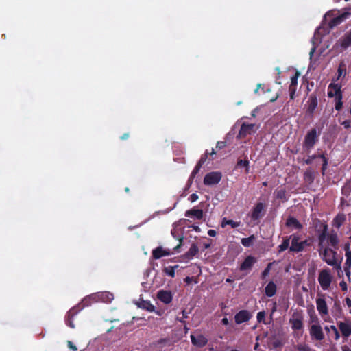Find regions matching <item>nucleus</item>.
<instances>
[{"label": "nucleus", "mask_w": 351, "mask_h": 351, "mask_svg": "<svg viewBox=\"0 0 351 351\" xmlns=\"http://www.w3.org/2000/svg\"><path fill=\"white\" fill-rule=\"evenodd\" d=\"M319 133L316 128H312L306 133L303 141L302 147L304 152L309 153L319 140Z\"/></svg>", "instance_id": "obj_1"}, {"label": "nucleus", "mask_w": 351, "mask_h": 351, "mask_svg": "<svg viewBox=\"0 0 351 351\" xmlns=\"http://www.w3.org/2000/svg\"><path fill=\"white\" fill-rule=\"evenodd\" d=\"M258 127L254 123H243L241 125L240 130L237 134V138L241 139L245 138L247 135H252L257 131Z\"/></svg>", "instance_id": "obj_2"}, {"label": "nucleus", "mask_w": 351, "mask_h": 351, "mask_svg": "<svg viewBox=\"0 0 351 351\" xmlns=\"http://www.w3.org/2000/svg\"><path fill=\"white\" fill-rule=\"evenodd\" d=\"M351 46V29L347 32L342 37H341L334 45L333 48L340 51L346 50Z\"/></svg>", "instance_id": "obj_3"}, {"label": "nucleus", "mask_w": 351, "mask_h": 351, "mask_svg": "<svg viewBox=\"0 0 351 351\" xmlns=\"http://www.w3.org/2000/svg\"><path fill=\"white\" fill-rule=\"evenodd\" d=\"M345 12H343L342 14H339L337 16L333 17L329 22H328V27L330 29L334 28L335 27L341 24L343 21H345L346 19H348L351 15V7L350 8H346Z\"/></svg>", "instance_id": "obj_4"}, {"label": "nucleus", "mask_w": 351, "mask_h": 351, "mask_svg": "<svg viewBox=\"0 0 351 351\" xmlns=\"http://www.w3.org/2000/svg\"><path fill=\"white\" fill-rule=\"evenodd\" d=\"M317 93L313 92L311 93L308 97V99L306 104V114L311 117H313L315 109L318 105V99H317Z\"/></svg>", "instance_id": "obj_5"}, {"label": "nucleus", "mask_w": 351, "mask_h": 351, "mask_svg": "<svg viewBox=\"0 0 351 351\" xmlns=\"http://www.w3.org/2000/svg\"><path fill=\"white\" fill-rule=\"evenodd\" d=\"M222 174L219 171H213L207 173L204 178V184L208 186L217 184L221 180Z\"/></svg>", "instance_id": "obj_6"}, {"label": "nucleus", "mask_w": 351, "mask_h": 351, "mask_svg": "<svg viewBox=\"0 0 351 351\" xmlns=\"http://www.w3.org/2000/svg\"><path fill=\"white\" fill-rule=\"evenodd\" d=\"M290 195L287 193L285 187L280 186L277 188L274 193V198L275 201H278V204L287 202Z\"/></svg>", "instance_id": "obj_7"}, {"label": "nucleus", "mask_w": 351, "mask_h": 351, "mask_svg": "<svg viewBox=\"0 0 351 351\" xmlns=\"http://www.w3.org/2000/svg\"><path fill=\"white\" fill-rule=\"evenodd\" d=\"M267 209V204L265 202H258L254 206L252 211V219H259L263 217L265 213H266Z\"/></svg>", "instance_id": "obj_8"}, {"label": "nucleus", "mask_w": 351, "mask_h": 351, "mask_svg": "<svg viewBox=\"0 0 351 351\" xmlns=\"http://www.w3.org/2000/svg\"><path fill=\"white\" fill-rule=\"evenodd\" d=\"M328 97H335V99H342L341 86L337 84H330L328 88Z\"/></svg>", "instance_id": "obj_9"}, {"label": "nucleus", "mask_w": 351, "mask_h": 351, "mask_svg": "<svg viewBox=\"0 0 351 351\" xmlns=\"http://www.w3.org/2000/svg\"><path fill=\"white\" fill-rule=\"evenodd\" d=\"M319 282L324 289H326L331 282V276L327 270H323L319 275Z\"/></svg>", "instance_id": "obj_10"}, {"label": "nucleus", "mask_w": 351, "mask_h": 351, "mask_svg": "<svg viewBox=\"0 0 351 351\" xmlns=\"http://www.w3.org/2000/svg\"><path fill=\"white\" fill-rule=\"evenodd\" d=\"M323 258L325 260V261L329 264V265H335V252L328 248H325L324 250V252L322 254Z\"/></svg>", "instance_id": "obj_11"}, {"label": "nucleus", "mask_w": 351, "mask_h": 351, "mask_svg": "<svg viewBox=\"0 0 351 351\" xmlns=\"http://www.w3.org/2000/svg\"><path fill=\"white\" fill-rule=\"evenodd\" d=\"M203 210L202 209L194 207L186 212L185 216L187 217H195L197 219H202L203 218Z\"/></svg>", "instance_id": "obj_12"}, {"label": "nucleus", "mask_w": 351, "mask_h": 351, "mask_svg": "<svg viewBox=\"0 0 351 351\" xmlns=\"http://www.w3.org/2000/svg\"><path fill=\"white\" fill-rule=\"evenodd\" d=\"M339 327L342 332V335L346 337L351 335V324L350 322H342L339 323Z\"/></svg>", "instance_id": "obj_13"}, {"label": "nucleus", "mask_w": 351, "mask_h": 351, "mask_svg": "<svg viewBox=\"0 0 351 351\" xmlns=\"http://www.w3.org/2000/svg\"><path fill=\"white\" fill-rule=\"evenodd\" d=\"M250 317V313L247 311H241L235 315V322L240 324L247 321Z\"/></svg>", "instance_id": "obj_14"}, {"label": "nucleus", "mask_w": 351, "mask_h": 351, "mask_svg": "<svg viewBox=\"0 0 351 351\" xmlns=\"http://www.w3.org/2000/svg\"><path fill=\"white\" fill-rule=\"evenodd\" d=\"M192 343L198 347H202L207 343V339L202 335H198L197 337L194 335H191Z\"/></svg>", "instance_id": "obj_15"}, {"label": "nucleus", "mask_w": 351, "mask_h": 351, "mask_svg": "<svg viewBox=\"0 0 351 351\" xmlns=\"http://www.w3.org/2000/svg\"><path fill=\"white\" fill-rule=\"evenodd\" d=\"M311 334L318 340H322L324 338V334L322 332V328L318 325L311 326Z\"/></svg>", "instance_id": "obj_16"}, {"label": "nucleus", "mask_w": 351, "mask_h": 351, "mask_svg": "<svg viewBox=\"0 0 351 351\" xmlns=\"http://www.w3.org/2000/svg\"><path fill=\"white\" fill-rule=\"evenodd\" d=\"M157 297L160 301H162L166 304L169 303L172 300V296H171V292L167 291H159L158 293Z\"/></svg>", "instance_id": "obj_17"}, {"label": "nucleus", "mask_w": 351, "mask_h": 351, "mask_svg": "<svg viewBox=\"0 0 351 351\" xmlns=\"http://www.w3.org/2000/svg\"><path fill=\"white\" fill-rule=\"evenodd\" d=\"M305 242H298V239L294 237L291 241V245L290 247V250L293 252H300L303 250L304 245Z\"/></svg>", "instance_id": "obj_18"}, {"label": "nucleus", "mask_w": 351, "mask_h": 351, "mask_svg": "<svg viewBox=\"0 0 351 351\" xmlns=\"http://www.w3.org/2000/svg\"><path fill=\"white\" fill-rule=\"evenodd\" d=\"M316 303L317 310L319 311V313L324 315L327 314L328 308L325 300L322 298H319L317 300Z\"/></svg>", "instance_id": "obj_19"}, {"label": "nucleus", "mask_w": 351, "mask_h": 351, "mask_svg": "<svg viewBox=\"0 0 351 351\" xmlns=\"http://www.w3.org/2000/svg\"><path fill=\"white\" fill-rule=\"evenodd\" d=\"M256 260L252 256H247L241 266L242 270L249 269L252 267Z\"/></svg>", "instance_id": "obj_20"}, {"label": "nucleus", "mask_w": 351, "mask_h": 351, "mask_svg": "<svg viewBox=\"0 0 351 351\" xmlns=\"http://www.w3.org/2000/svg\"><path fill=\"white\" fill-rule=\"evenodd\" d=\"M169 254V252L165 250L162 247H158L153 251V256L154 258L158 259L162 256H167Z\"/></svg>", "instance_id": "obj_21"}, {"label": "nucleus", "mask_w": 351, "mask_h": 351, "mask_svg": "<svg viewBox=\"0 0 351 351\" xmlns=\"http://www.w3.org/2000/svg\"><path fill=\"white\" fill-rule=\"evenodd\" d=\"M276 291V285L273 282H270L265 287V293L267 296H273Z\"/></svg>", "instance_id": "obj_22"}, {"label": "nucleus", "mask_w": 351, "mask_h": 351, "mask_svg": "<svg viewBox=\"0 0 351 351\" xmlns=\"http://www.w3.org/2000/svg\"><path fill=\"white\" fill-rule=\"evenodd\" d=\"M321 226L323 227V232L319 236V245L321 248L323 247V242L326 237L328 226L326 224L321 223Z\"/></svg>", "instance_id": "obj_23"}, {"label": "nucleus", "mask_w": 351, "mask_h": 351, "mask_svg": "<svg viewBox=\"0 0 351 351\" xmlns=\"http://www.w3.org/2000/svg\"><path fill=\"white\" fill-rule=\"evenodd\" d=\"M136 304L142 308H144V309H146L149 311H153L154 309V306H152L151 304L148 303V302H146L145 301H143L141 302H138V303H136Z\"/></svg>", "instance_id": "obj_24"}, {"label": "nucleus", "mask_w": 351, "mask_h": 351, "mask_svg": "<svg viewBox=\"0 0 351 351\" xmlns=\"http://www.w3.org/2000/svg\"><path fill=\"white\" fill-rule=\"evenodd\" d=\"M198 252V247L195 244H193L188 251V252L184 255L186 257H192L195 256Z\"/></svg>", "instance_id": "obj_25"}, {"label": "nucleus", "mask_w": 351, "mask_h": 351, "mask_svg": "<svg viewBox=\"0 0 351 351\" xmlns=\"http://www.w3.org/2000/svg\"><path fill=\"white\" fill-rule=\"evenodd\" d=\"M202 166L197 163L196 166L193 169L189 178V182H192L193 180L195 178V176L199 173Z\"/></svg>", "instance_id": "obj_26"}, {"label": "nucleus", "mask_w": 351, "mask_h": 351, "mask_svg": "<svg viewBox=\"0 0 351 351\" xmlns=\"http://www.w3.org/2000/svg\"><path fill=\"white\" fill-rule=\"evenodd\" d=\"M254 239L255 238H254V237L253 235L250 237H248V238H243L241 240V243H242V244L244 246L249 247V246H250L252 244Z\"/></svg>", "instance_id": "obj_27"}, {"label": "nucleus", "mask_w": 351, "mask_h": 351, "mask_svg": "<svg viewBox=\"0 0 351 351\" xmlns=\"http://www.w3.org/2000/svg\"><path fill=\"white\" fill-rule=\"evenodd\" d=\"M287 226L293 227L297 229H300L302 227V224L298 221H287L286 223Z\"/></svg>", "instance_id": "obj_28"}, {"label": "nucleus", "mask_w": 351, "mask_h": 351, "mask_svg": "<svg viewBox=\"0 0 351 351\" xmlns=\"http://www.w3.org/2000/svg\"><path fill=\"white\" fill-rule=\"evenodd\" d=\"M249 160H241L239 159L237 161V167H246V171H248L249 169Z\"/></svg>", "instance_id": "obj_29"}, {"label": "nucleus", "mask_w": 351, "mask_h": 351, "mask_svg": "<svg viewBox=\"0 0 351 351\" xmlns=\"http://www.w3.org/2000/svg\"><path fill=\"white\" fill-rule=\"evenodd\" d=\"M329 241L332 246L335 247L338 243L337 236L335 234H332L328 236Z\"/></svg>", "instance_id": "obj_30"}, {"label": "nucleus", "mask_w": 351, "mask_h": 351, "mask_svg": "<svg viewBox=\"0 0 351 351\" xmlns=\"http://www.w3.org/2000/svg\"><path fill=\"white\" fill-rule=\"evenodd\" d=\"M296 89L297 86L289 85V97L292 100H293L295 97Z\"/></svg>", "instance_id": "obj_31"}, {"label": "nucleus", "mask_w": 351, "mask_h": 351, "mask_svg": "<svg viewBox=\"0 0 351 351\" xmlns=\"http://www.w3.org/2000/svg\"><path fill=\"white\" fill-rule=\"evenodd\" d=\"M291 322L292 323V326L294 329L298 330L302 328V322L300 319H291Z\"/></svg>", "instance_id": "obj_32"}, {"label": "nucleus", "mask_w": 351, "mask_h": 351, "mask_svg": "<svg viewBox=\"0 0 351 351\" xmlns=\"http://www.w3.org/2000/svg\"><path fill=\"white\" fill-rule=\"evenodd\" d=\"M300 73L299 71H296L295 73L294 74V75H293L291 77V84L290 85H293V86H297L298 85V77L300 76Z\"/></svg>", "instance_id": "obj_33"}, {"label": "nucleus", "mask_w": 351, "mask_h": 351, "mask_svg": "<svg viewBox=\"0 0 351 351\" xmlns=\"http://www.w3.org/2000/svg\"><path fill=\"white\" fill-rule=\"evenodd\" d=\"M208 154H209L208 151L206 150L205 153L203 155H202L199 160L197 162V164L202 166L206 162Z\"/></svg>", "instance_id": "obj_34"}, {"label": "nucleus", "mask_w": 351, "mask_h": 351, "mask_svg": "<svg viewBox=\"0 0 351 351\" xmlns=\"http://www.w3.org/2000/svg\"><path fill=\"white\" fill-rule=\"evenodd\" d=\"M330 329L333 331V332L335 334V339H338L339 338V333L335 326H330V327H328V326L325 327V330L328 332H329Z\"/></svg>", "instance_id": "obj_35"}, {"label": "nucleus", "mask_w": 351, "mask_h": 351, "mask_svg": "<svg viewBox=\"0 0 351 351\" xmlns=\"http://www.w3.org/2000/svg\"><path fill=\"white\" fill-rule=\"evenodd\" d=\"M317 158V156L316 154L313 155H308L307 158L304 160V163L306 165H311L313 162V160Z\"/></svg>", "instance_id": "obj_36"}, {"label": "nucleus", "mask_w": 351, "mask_h": 351, "mask_svg": "<svg viewBox=\"0 0 351 351\" xmlns=\"http://www.w3.org/2000/svg\"><path fill=\"white\" fill-rule=\"evenodd\" d=\"M289 245V239H285L283 243L279 246L280 247V252H282L285 250H287Z\"/></svg>", "instance_id": "obj_37"}, {"label": "nucleus", "mask_w": 351, "mask_h": 351, "mask_svg": "<svg viewBox=\"0 0 351 351\" xmlns=\"http://www.w3.org/2000/svg\"><path fill=\"white\" fill-rule=\"evenodd\" d=\"M227 224H231L232 228H236V227L239 226V222H235V221H223L222 222L221 227L224 228L225 226L227 225Z\"/></svg>", "instance_id": "obj_38"}, {"label": "nucleus", "mask_w": 351, "mask_h": 351, "mask_svg": "<svg viewBox=\"0 0 351 351\" xmlns=\"http://www.w3.org/2000/svg\"><path fill=\"white\" fill-rule=\"evenodd\" d=\"M336 100V103H335V109L337 110V111H339L341 110L342 108V106H343V102H342V99H335Z\"/></svg>", "instance_id": "obj_39"}, {"label": "nucleus", "mask_w": 351, "mask_h": 351, "mask_svg": "<svg viewBox=\"0 0 351 351\" xmlns=\"http://www.w3.org/2000/svg\"><path fill=\"white\" fill-rule=\"evenodd\" d=\"M226 146V143L225 141H218L216 145V148L218 149H221Z\"/></svg>", "instance_id": "obj_40"}, {"label": "nucleus", "mask_w": 351, "mask_h": 351, "mask_svg": "<svg viewBox=\"0 0 351 351\" xmlns=\"http://www.w3.org/2000/svg\"><path fill=\"white\" fill-rule=\"evenodd\" d=\"M297 348L299 351H309V348L305 345H298Z\"/></svg>", "instance_id": "obj_41"}, {"label": "nucleus", "mask_w": 351, "mask_h": 351, "mask_svg": "<svg viewBox=\"0 0 351 351\" xmlns=\"http://www.w3.org/2000/svg\"><path fill=\"white\" fill-rule=\"evenodd\" d=\"M165 272L168 274L171 277H173L175 275L173 267L171 268H165Z\"/></svg>", "instance_id": "obj_42"}, {"label": "nucleus", "mask_w": 351, "mask_h": 351, "mask_svg": "<svg viewBox=\"0 0 351 351\" xmlns=\"http://www.w3.org/2000/svg\"><path fill=\"white\" fill-rule=\"evenodd\" d=\"M327 166H328V160H324V161H323V164H322V173L323 175H324V173H325V171L327 169Z\"/></svg>", "instance_id": "obj_43"}, {"label": "nucleus", "mask_w": 351, "mask_h": 351, "mask_svg": "<svg viewBox=\"0 0 351 351\" xmlns=\"http://www.w3.org/2000/svg\"><path fill=\"white\" fill-rule=\"evenodd\" d=\"M348 248H349L348 245V244L346 245V246H345V249L346 250V259H351V251H349Z\"/></svg>", "instance_id": "obj_44"}, {"label": "nucleus", "mask_w": 351, "mask_h": 351, "mask_svg": "<svg viewBox=\"0 0 351 351\" xmlns=\"http://www.w3.org/2000/svg\"><path fill=\"white\" fill-rule=\"evenodd\" d=\"M198 198H199V196L196 193H193L189 197V199L192 202H194L197 201L198 199Z\"/></svg>", "instance_id": "obj_45"}, {"label": "nucleus", "mask_w": 351, "mask_h": 351, "mask_svg": "<svg viewBox=\"0 0 351 351\" xmlns=\"http://www.w3.org/2000/svg\"><path fill=\"white\" fill-rule=\"evenodd\" d=\"M265 317L264 312H259L257 315V319L258 322H261Z\"/></svg>", "instance_id": "obj_46"}, {"label": "nucleus", "mask_w": 351, "mask_h": 351, "mask_svg": "<svg viewBox=\"0 0 351 351\" xmlns=\"http://www.w3.org/2000/svg\"><path fill=\"white\" fill-rule=\"evenodd\" d=\"M304 178H305V179L313 180L312 173L311 172H306L304 173Z\"/></svg>", "instance_id": "obj_47"}, {"label": "nucleus", "mask_w": 351, "mask_h": 351, "mask_svg": "<svg viewBox=\"0 0 351 351\" xmlns=\"http://www.w3.org/2000/svg\"><path fill=\"white\" fill-rule=\"evenodd\" d=\"M342 125L345 128H349L350 127V121L346 120L342 123Z\"/></svg>", "instance_id": "obj_48"}, {"label": "nucleus", "mask_w": 351, "mask_h": 351, "mask_svg": "<svg viewBox=\"0 0 351 351\" xmlns=\"http://www.w3.org/2000/svg\"><path fill=\"white\" fill-rule=\"evenodd\" d=\"M272 344H273L274 348H278V347H280L281 346V343L278 340L274 341Z\"/></svg>", "instance_id": "obj_49"}, {"label": "nucleus", "mask_w": 351, "mask_h": 351, "mask_svg": "<svg viewBox=\"0 0 351 351\" xmlns=\"http://www.w3.org/2000/svg\"><path fill=\"white\" fill-rule=\"evenodd\" d=\"M340 286L343 291L347 290V285L344 281H342L341 282H340Z\"/></svg>", "instance_id": "obj_50"}, {"label": "nucleus", "mask_w": 351, "mask_h": 351, "mask_svg": "<svg viewBox=\"0 0 351 351\" xmlns=\"http://www.w3.org/2000/svg\"><path fill=\"white\" fill-rule=\"evenodd\" d=\"M345 268H350L351 267V259H346Z\"/></svg>", "instance_id": "obj_51"}, {"label": "nucleus", "mask_w": 351, "mask_h": 351, "mask_svg": "<svg viewBox=\"0 0 351 351\" xmlns=\"http://www.w3.org/2000/svg\"><path fill=\"white\" fill-rule=\"evenodd\" d=\"M129 136H130L129 133H124V134H123L120 137V138H121V140H126V139H128V138H129Z\"/></svg>", "instance_id": "obj_52"}, {"label": "nucleus", "mask_w": 351, "mask_h": 351, "mask_svg": "<svg viewBox=\"0 0 351 351\" xmlns=\"http://www.w3.org/2000/svg\"><path fill=\"white\" fill-rule=\"evenodd\" d=\"M68 345L69 346V348L73 350H77V348L75 346H74L72 342L71 341H68Z\"/></svg>", "instance_id": "obj_53"}, {"label": "nucleus", "mask_w": 351, "mask_h": 351, "mask_svg": "<svg viewBox=\"0 0 351 351\" xmlns=\"http://www.w3.org/2000/svg\"><path fill=\"white\" fill-rule=\"evenodd\" d=\"M270 265H271V263H269L267 266V267L264 270L263 273V276H266L267 275L268 272H269V267H270Z\"/></svg>", "instance_id": "obj_54"}, {"label": "nucleus", "mask_w": 351, "mask_h": 351, "mask_svg": "<svg viewBox=\"0 0 351 351\" xmlns=\"http://www.w3.org/2000/svg\"><path fill=\"white\" fill-rule=\"evenodd\" d=\"M208 234L210 237H215L216 235V232H215V230H210L208 231Z\"/></svg>", "instance_id": "obj_55"}, {"label": "nucleus", "mask_w": 351, "mask_h": 351, "mask_svg": "<svg viewBox=\"0 0 351 351\" xmlns=\"http://www.w3.org/2000/svg\"><path fill=\"white\" fill-rule=\"evenodd\" d=\"M334 219H337V220H339V219H345V217H344V215H337L335 218Z\"/></svg>", "instance_id": "obj_56"}, {"label": "nucleus", "mask_w": 351, "mask_h": 351, "mask_svg": "<svg viewBox=\"0 0 351 351\" xmlns=\"http://www.w3.org/2000/svg\"><path fill=\"white\" fill-rule=\"evenodd\" d=\"M261 86H262V84H257L256 88L254 90V93H255V94H257V93H258V90H259V88H261Z\"/></svg>", "instance_id": "obj_57"}, {"label": "nucleus", "mask_w": 351, "mask_h": 351, "mask_svg": "<svg viewBox=\"0 0 351 351\" xmlns=\"http://www.w3.org/2000/svg\"><path fill=\"white\" fill-rule=\"evenodd\" d=\"M344 270L346 271V276L350 278V268H344Z\"/></svg>", "instance_id": "obj_58"}, {"label": "nucleus", "mask_w": 351, "mask_h": 351, "mask_svg": "<svg viewBox=\"0 0 351 351\" xmlns=\"http://www.w3.org/2000/svg\"><path fill=\"white\" fill-rule=\"evenodd\" d=\"M317 158H320L322 159V161H324V160H328L327 158L324 156V154H319L317 155Z\"/></svg>", "instance_id": "obj_59"}, {"label": "nucleus", "mask_w": 351, "mask_h": 351, "mask_svg": "<svg viewBox=\"0 0 351 351\" xmlns=\"http://www.w3.org/2000/svg\"><path fill=\"white\" fill-rule=\"evenodd\" d=\"M345 71V70L342 69L341 66L339 67L338 69V74H339V76H341L343 73V72Z\"/></svg>", "instance_id": "obj_60"}, {"label": "nucleus", "mask_w": 351, "mask_h": 351, "mask_svg": "<svg viewBox=\"0 0 351 351\" xmlns=\"http://www.w3.org/2000/svg\"><path fill=\"white\" fill-rule=\"evenodd\" d=\"M342 351H351V350L348 346H344L342 347Z\"/></svg>", "instance_id": "obj_61"}, {"label": "nucleus", "mask_w": 351, "mask_h": 351, "mask_svg": "<svg viewBox=\"0 0 351 351\" xmlns=\"http://www.w3.org/2000/svg\"><path fill=\"white\" fill-rule=\"evenodd\" d=\"M222 323L224 324V325H227L228 324L229 322H228V319L227 318H223L222 319Z\"/></svg>", "instance_id": "obj_62"}, {"label": "nucleus", "mask_w": 351, "mask_h": 351, "mask_svg": "<svg viewBox=\"0 0 351 351\" xmlns=\"http://www.w3.org/2000/svg\"><path fill=\"white\" fill-rule=\"evenodd\" d=\"M346 304L348 306H351V300L349 298L346 299Z\"/></svg>", "instance_id": "obj_63"}, {"label": "nucleus", "mask_w": 351, "mask_h": 351, "mask_svg": "<svg viewBox=\"0 0 351 351\" xmlns=\"http://www.w3.org/2000/svg\"><path fill=\"white\" fill-rule=\"evenodd\" d=\"M191 280H192V279H191V278H190V277H186V278L184 279L185 282H186L187 283H190V282H191Z\"/></svg>", "instance_id": "obj_64"}]
</instances>
